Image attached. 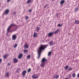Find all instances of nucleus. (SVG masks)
<instances>
[{"label":"nucleus","instance_id":"44","mask_svg":"<svg viewBox=\"0 0 79 79\" xmlns=\"http://www.w3.org/2000/svg\"><path fill=\"white\" fill-rule=\"evenodd\" d=\"M52 0V1H53V0Z\"/></svg>","mask_w":79,"mask_h":79},{"label":"nucleus","instance_id":"8","mask_svg":"<svg viewBox=\"0 0 79 79\" xmlns=\"http://www.w3.org/2000/svg\"><path fill=\"white\" fill-rule=\"evenodd\" d=\"M53 34V32H51L48 34V37H51V36Z\"/></svg>","mask_w":79,"mask_h":79},{"label":"nucleus","instance_id":"29","mask_svg":"<svg viewBox=\"0 0 79 79\" xmlns=\"http://www.w3.org/2000/svg\"><path fill=\"white\" fill-rule=\"evenodd\" d=\"M29 19V17H26V19L27 20V19Z\"/></svg>","mask_w":79,"mask_h":79},{"label":"nucleus","instance_id":"38","mask_svg":"<svg viewBox=\"0 0 79 79\" xmlns=\"http://www.w3.org/2000/svg\"><path fill=\"white\" fill-rule=\"evenodd\" d=\"M2 32L3 33H4V32H5V30H3Z\"/></svg>","mask_w":79,"mask_h":79},{"label":"nucleus","instance_id":"30","mask_svg":"<svg viewBox=\"0 0 79 79\" xmlns=\"http://www.w3.org/2000/svg\"><path fill=\"white\" fill-rule=\"evenodd\" d=\"M58 26L59 27H61V25L60 24H59L58 25Z\"/></svg>","mask_w":79,"mask_h":79},{"label":"nucleus","instance_id":"32","mask_svg":"<svg viewBox=\"0 0 79 79\" xmlns=\"http://www.w3.org/2000/svg\"><path fill=\"white\" fill-rule=\"evenodd\" d=\"M28 72H30L31 71V69H29L28 70Z\"/></svg>","mask_w":79,"mask_h":79},{"label":"nucleus","instance_id":"24","mask_svg":"<svg viewBox=\"0 0 79 79\" xmlns=\"http://www.w3.org/2000/svg\"><path fill=\"white\" fill-rule=\"evenodd\" d=\"M19 71H20V69L19 68L17 69V73H19Z\"/></svg>","mask_w":79,"mask_h":79},{"label":"nucleus","instance_id":"26","mask_svg":"<svg viewBox=\"0 0 79 79\" xmlns=\"http://www.w3.org/2000/svg\"><path fill=\"white\" fill-rule=\"evenodd\" d=\"M30 55H29L27 56V58H28V59H30Z\"/></svg>","mask_w":79,"mask_h":79},{"label":"nucleus","instance_id":"39","mask_svg":"<svg viewBox=\"0 0 79 79\" xmlns=\"http://www.w3.org/2000/svg\"><path fill=\"white\" fill-rule=\"evenodd\" d=\"M15 14H16V12H15L14 13V15H15Z\"/></svg>","mask_w":79,"mask_h":79},{"label":"nucleus","instance_id":"9","mask_svg":"<svg viewBox=\"0 0 79 79\" xmlns=\"http://www.w3.org/2000/svg\"><path fill=\"white\" fill-rule=\"evenodd\" d=\"M22 56H23V54H20L18 56V58H19V59H21V58H22Z\"/></svg>","mask_w":79,"mask_h":79},{"label":"nucleus","instance_id":"13","mask_svg":"<svg viewBox=\"0 0 79 79\" xmlns=\"http://www.w3.org/2000/svg\"><path fill=\"white\" fill-rule=\"evenodd\" d=\"M28 45L27 44H26L25 45H24V48H28Z\"/></svg>","mask_w":79,"mask_h":79},{"label":"nucleus","instance_id":"31","mask_svg":"<svg viewBox=\"0 0 79 79\" xmlns=\"http://www.w3.org/2000/svg\"><path fill=\"white\" fill-rule=\"evenodd\" d=\"M65 69H68V66H66V67L65 68Z\"/></svg>","mask_w":79,"mask_h":79},{"label":"nucleus","instance_id":"14","mask_svg":"<svg viewBox=\"0 0 79 79\" xmlns=\"http://www.w3.org/2000/svg\"><path fill=\"white\" fill-rule=\"evenodd\" d=\"M64 2V0H62L60 2V4L62 5V4H63Z\"/></svg>","mask_w":79,"mask_h":79},{"label":"nucleus","instance_id":"22","mask_svg":"<svg viewBox=\"0 0 79 79\" xmlns=\"http://www.w3.org/2000/svg\"><path fill=\"white\" fill-rule=\"evenodd\" d=\"M17 46H18V44H15L14 46V48H16Z\"/></svg>","mask_w":79,"mask_h":79},{"label":"nucleus","instance_id":"6","mask_svg":"<svg viewBox=\"0 0 79 79\" xmlns=\"http://www.w3.org/2000/svg\"><path fill=\"white\" fill-rule=\"evenodd\" d=\"M8 13H9V10H6L4 12V14L5 15H7L8 14Z\"/></svg>","mask_w":79,"mask_h":79},{"label":"nucleus","instance_id":"40","mask_svg":"<svg viewBox=\"0 0 79 79\" xmlns=\"http://www.w3.org/2000/svg\"><path fill=\"white\" fill-rule=\"evenodd\" d=\"M8 65H10V63H8Z\"/></svg>","mask_w":79,"mask_h":79},{"label":"nucleus","instance_id":"20","mask_svg":"<svg viewBox=\"0 0 79 79\" xmlns=\"http://www.w3.org/2000/svg\"><path fill=\"white\" fill-rule=\"evenodd\" d=\"M49 44L50 45H53V42L51 41L50 43H49Z\"/></svg>","mask_w":79,"mask_h":79},{"label":"nucleus","instance_id":"19","mask_svg":"<svg viewBox=\"0 0 79 79\" xmlns=\"http://www.w3.org/2000/svg\"><path fill=\"white\" fill-rule=\"evenodd\" d=\"M75 23H76V24H79V21H77V20L75 21Z\"/></svg>","mask_w":79,"mask_h":79},{"label":"nucleus","instance_id":"10","mask_svg":"<svg viewBox=\"0 0 79 79\" xmlns=\"http://www.w3.org/2000/svg\"><path fill=\"white\" fill-rule=\"evenodd\" d=\"M54 78L55 79H58L59 77V75H56L54 77Z\"/></svg>","mask_w":79,"mask_h":79},{"label":"nucleus","instance_id":"28","mask_svg":"<svg viewBox=\"0 0 79 79\" xmlns=\"http://www.w3.org/2000/svg\"><path fill=\"white\" fill-rule=\"evenodd\" d=\"M77 10H78V8H77L75 9V11H77Z\"/></svg>","mask_w":79,"mask_h":79},{"label":"nucleus","instance_id":"16","mask_svg":"<svg viewBox=\"0 0 79 79\" xmlns=\"http://www.w3.org/2000/svg\"><path fill=\"white\" fill-rule=\"evenodd\" d=\"M59 30H56V31L54 33H55V34H57V33H58V32H59Z\"/></svg>","mask_w":79,"mask_h":79},{"label":"nucleus","instance_id":"42","mask_svg":"<svg viewBox=\"0 0 79 79\" xmlns=\"http://www.w3.org/2000/svg\"><path fill=\"white\" fill-rule=\"evenodd\" d=\"M45 7H46V6H44V8H45Z\"/></svg>","mask_w":79,"mask_h":79},{"label":"nucleus","instance_id":"41","mask_svg":"<svg viewBox=\"0 0 79 79\" xmlns=\"http://www.w3.org/2000/svg\"><path fill=\"white\" fill-rule=\"evenodd\" d=\"M65 79H69V78H66Z\"/></svg>","mask_w":79,"mask_h":79},{"label":"nucleus","instance_id":"35","mask_svg":"<svg viewBox=\"0 0 79 79\" xmlns=\"http://www.w3.org/2000/svg\"><path fill=\"white\" fill-rule=\"evenodd\" d=\"M31 9H29V12H31Z\"/></svg>","mask_w":79,"mask_h":79},{"label":"nucleus","instance_id":"12","mask_svg":"<svg viewBox=\"0 0 79 79\" xmlns=\"http://www.w3.org/2000/svg\"><path fill=\"white\" fill-rule=\"evenodd\" d=\"M33 36L34 37H36L37 36V34L36 33H34Z\"/></svg>","mask_w":79,"mask_h":79},{"label":"nucleus","instance_id":"23","mask_svg":"<svg viewBox=\"0 0 79 79\" xmlns=\"http://www.w3.org/2000/svg\"><path fill=\"white\" fill-rule=\"evenodd\" d=\"M9 76V73L8 72L6 74V76L7 77H8Z\"/></svg>","mask_w":79,"mask_h":79},{"label":"nucleus","instance_id":"33","mask_svg":"<svg viewBox=\"0 0 79 79\" xmlns=\"http://www.w3.org/2000/svg\"><path fill=\"white\" fill-rule=\"evenodd\" d=\"M2 59H0V64L2 63Z\"/></svg>","mask_w":79,"mask_h":79},{"label":"nucleus","instance_id":"18","mask_svg":"<svg viewBox=\"0 0 79 79\" xmlns=\"http://www.w3.org/2000/svg\"><path fill=\"white\" fill-rule=\"evenodd\" d=\"M7 55H5L3 56V57H4V58L5 59H6V58H7Z\"/></svg>","mask_w":79,"mask_h":79},{"label":"nucleus","instance_id":"7","mask_svg":"<svg viewBox=\"0 0 79 79\" xmlns=\"http://www.w3.org/2000/svg\"><path fill=\"white\" fill-rule=\"evenodd\" d=\"M26 73V70H24L23 71L22 73V75H23V76H24Z\"/></svg>","mask_w":79,"mask_h":79},{"label":"nucleus","instance_id":"36","mask_svg":"<svg viewBox=\"0 0 79 79\" xmlns=\"http://www.w3.org/2000/svg\"><path fill=\"white\" fill-rule=\"evenodd\" d=\"M72 70V68H70V69H69V70Z\"/></svg>","mask_w":79,"mask_h":79},{"label":"nucleus","instance_id":"21","mask_svg":"<svg viewBox=\"0 0 79 79\" xmlns=\"http://www.w3.org/2000/svg\"><path fill=\"white\" fill-rule=\"evenodd\" d=\"M31 0H28L27 2V3H29L31 2Z\"/></svg>","mask_w":79,"mask_h":79},{"label":"nucleus","instance_id":"34","mask_svg":"<svg viewBox=\"0 0 79 79\" xmlns=\"http://www.w3.org/2000/svg\"><path fill=\"white\" fill-rule=\"evenodd\" d=\"M77 77H79V73L78 74Z\"/></svg>","mask_w":79,"mask_h":79},{"label":"nucleus","instance_id":"17","mask_svg":"<svg viewBox=\"0 0 79 79\" xmlns=\"http://www.w3.org/2000/svg\"><path fill=\"white\" fill-rule=\"evenodd\" d=\"M39 29H40V28L39 27H37L36 29V31H38Z\"/></svg>","mask_w":79,"mask_h":79},{"label":"nucleus","instance_id":"37","mask_svg":"<svg viewBox=\"0 0 79 79\" xmlns=\"http://www.w3.org/2000/svg\"><path fill=\"white\" fill-rule=\"evenodd\" d=\"M11 0H7V2H9Z\"/></svg>","mask_w":79,"mask_h":79},{"label":"nucleus","instance_id":"2","mask_svg":"<svg viewBox=\"0 0 79 79\" xmlns=\"http://www.w3.org/2000/svg\"><path fill=\"white\" fill-rule=\"evenodd\" d=\"M15 26V24L14 23H12L10 26L7 29V32H11V28L13 27V26Z\"/></svg>","mask_w":79,"mask_h":79},{"label":"nucleus","instance_id":"4","mask_svg":"<svg viewBox=\"0 0 79 79\" xmlns=\"http://www.w3.org/2000/svg\"><path fill=\"white\" fill-rule=\"evenodd\" d=\"M32 77L33 79H36V78H37V77H38V76H37L36 74H34L32 76Z\"/></svg>","mask_w":79,"mask_h":79},{"label":"nucleus","instance_id":"3","mask_svg":"<svg viewBox=\"0 0 79 79\" xmlns=\"http://www.w3.org/2000/svg\"><path fill=\"white\" fill-rule=\"evenodd\" d=\"M47 60L45 58H43L42 60L41 64V66L42 67H44L45 66V61H47Z\"/></svg>","mask_w":79,"mask_h":79},{"label":"nucleus","instance_id":"11","mask_svg":"<svg viewBox=\"0 0 79 79\" xmlns=\"http://www.w3.org/2000/svg\"><path fill=\"white\" fill-rule=\"evenodd\" d=\"M18 60L16 59L15 58L14 60V62L15 63H16L18 62Z\"/></svg>","mask_w":79,"mask_h":79},{"label":"nucleus","instance_id":"1","mask_svg":"<svg viewBox=\"0 0 79 79\" xmlns=\"http://www.w3.org/2000/svg\"><path fill=\"white\" fill-rule=\"evenodd\" d=\"M48 46V45H41L39 48L38 49V58H39L40 56V54L41 53H42V50H44L45 48Z\"/></svg>","mask_w":79,"mask_h":79},{"label":"nucleus","instance_id":"27","mask_svg":"<svg viewBox=\"0 0 79 79\" xmlns=\"http://www.w3.org/2000/svg\"><path fill=\"white\" fill-rule=\"evenodd\" d=\"M24 53H27V50H24Z\"/></svg>","mask_w":79,"mask_h":79},{"label":"nucleus","instance_id":"5","mask_svg":"<svg viewBox=\"0 0 79 79\" xmlns=\"http://www.w3.org/2000/svg\"><path fill=\"white\" fill-rule=\"evenodd\" d=\"M16 39V36L15 35H13L12 36L13 40H15Z\"/></svg>","mask_w":79,"mask_h":79},{"label":"nucleus","instance_id":"15","mask_svg":"<svg viewBox=\"0 0 79 79\" xmlns=\"http://www.w3.org/2000/svg\"><path fill=\"white\" fill-rule=\"evenodd\" d=\"M72 77H76V74L75 73H73V74Z\"/></svg>","mask_w":79,"mask_h":79},{"label":"nucleus","instance_id":"43","mask_svg":"<svg viewBox=\"0 0 79 79\" xmlns=\"http://www.w3.org/2000/svg\"><path fill=\"white\" fill-rule=\"evenodd\" d=\"M70 77H71V75H70Z\"/></svg>","mask_w":79,"mask_h":79},{"label":"nucleus","instance_id":"25","mask_svg":"<svg viewBox=\"0 0 79 79\" xmlns=\"http://www.w3.org/2000/svg\"><path fill=\"white\" fill-rule=\"evenodd\" d=\"M51 54H52V52H49L48 54V56H50Z\"/></svg>","mask_w":79,"mask_h":79}]
</instances>
